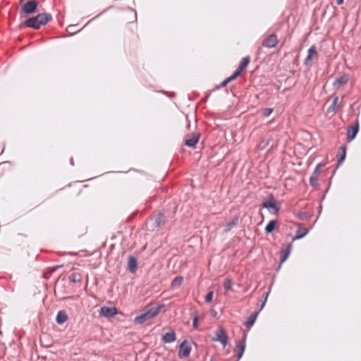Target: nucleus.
<instances>
[{
  "label": "nucleus",
  "mask_w": 361,
  "mask_h": 361,
  "mask_svg": "<svg viewBox=\"0 0 361 361\" xmlns=\"http://www.w3.org/2000/svg\"><path fill=\"white\" fill-rule=\"evenodd\" d=\"M51 20V16L49 13H40L37 16L30 18L25 20V25L33 29H39L40 26L44 25Z\"/></svg>",
  "instance_id": "f257e3e1"
},
{
  "label": "nucleus",
  "mask_w": 361,
  "mask_h": 361,
  "mask_svg": "<svg viewBox=\"0 0 361 361\" xmlns=\"http://www.w3.org/2000/svg\"><path fill=\"white\" fill-rule=\"evenodd\" d=\"M161 308L162 306L157 305L150 308L145 313L136 316L134 320L135 323L141 324L145 321L155 317L157 315H158Z\"/></svg>",
  "instance_id": "f03ea898"
},
{
  "label": "nucleus",
  "mask_w": 361,
  "mask_h": 361,
  "mask_svg": "<svg viewBox=\"0 0 361 361\" xmlns=\"http://www.w3.org/2000/svg\"><path fill=\"white\" fill-rule=\"evenodd\" d=\"M214 341H219L223 347H226L228 344V336L226 331L221 327H219L215 333V336L212 338Z\"/></svg>",
  "instance_id": "7ed1b4c3"
},
{
  "label": "nucleus",
  "mask_w": 361,
  "mask_h": 361,
  "mask_svg": "<svg viewBox=\"0 0 361 361\" xmlns=\"http://www.w3.org/2000/svg\"><path fill=\"white\" fill-rule=\"evenodd\" d=\"M37 4L34 0H30L23 5L21 11L25 15H30L37 11Z\"/></svg>",
  "instance_id": "20e7f679"
},
{
  "label": "nucleus",
  "mask_w": 361,
  "mask_h": 361,
  "mask_svg": "<svg viewBox=\"0 0 361 361\" xmlns=\"http://www.w3.org/2000/svg\"><path fill=\"white\" fill-rule=\"evenodd\" d=\"M245 339L246 336H245L241 341H238L235 344L234 352L238 355V361L240 360L243 355L245 349Z\"/></svg>",
  "instance_id": "39448f33"
},
{
  "label": "nucleus",
  "mask_w": 361,
  "mask_h": 361,
  "mask_svg": "<svg viewBox=\"0 0 361 361\" xmlns=\"http://www.w3.org/2000/svg\"><path fill=\"white\" fill-rule=\"evenodd\" d=\"M278 43L277 36L274 34L269 35L262 42V45L267 48H273Z\"/></svg>",
  "instance_id": "423d86ee"
},
{
  "label": "nucleus",
  "mask_w": 361,
  "mask_h": 361,
  "mask_svg": "<svg viewBox=\"0 0 361 361\" xmlns=\"http://www.w3.org/2000/svg\"><path fill=\"white\" fill-rule=\"evenodd\" d=\"M190 351H191L190 346L188 344L186 341H184L180 345L178 355L180 358L187 357L189 356Z\"/></svg>",
  "instance_id": "0eeeda50"
},
{
  "label": "nucleus",
  "mask_w": 361,
  "mask_h": 361,
  "mask_svg": "<svg viewBox=\"0 0 361 361\" xmlns=\"http://www.w3.org/2000/svg\"><path fill=\"white\" fill-rule=\"evenodd\" d=\"M324 164H319L317 165L312 175L311 176L310 178V183L312 186H316L317 185L318 182V176L319 175V170L321 168L324 167Z\"/></svg>",
  "instance_id": "6e6552de"
},
{
  "label": "nucleus",
  "mask_w": 361,
  "mask_h": 361,
  "mask_svg": "<svg viewBox=\"0 0 361 361\" xmlns=\"http://www.w3.org/2000/svg\"><path fill=\"white\" fill-rule=\"evenodd\" d=\"M358 130H359V123H358V121L357 120L355 125L350 126L348 129L347 137L349 141L353 140L355 137L356 135L358 133Z\"/></svg>",
  "instance_id": "1a4fd4ad"
},
{
  "label": "nucleus",
  "mask_w": 361,
  "mask_h": 361,
  "mask_svg": "<svg viewBox=\"0 0 361 361\" xmlns=\"http://www.w3.org/2000/svg\"><path fill=\"white\" fill-rule=\"evenodd\" d=\"M349 75L343 74L338 78H336L333 83L336 88H339L341 86L345 85L349 81Z\"/></svg>",
  "instance_id": "9d476101"
},
{
  "label": "nucleus",
  "mask_w": 361,
  "mask_h": 361,
  "mask_svg": "<svg viewBox=\"0 0 361 361\" xmlns=\"http://www.w3.org/2000/svg\"><path fill=\"white\" fill-rule=\"evenodd\" d=\"M100 314L105 317H112L117 314L115 307H102L100 309Z\"/></svg>",
  "instance_id": "9b49d317"
},
{
  "label": "nucleus",
  "mask_w": 361,
  "mask_h": 361,
  "mask_svg": "<svg viewBox=\"0 0 361 361\" xmlns=\"http://www.w3.org/2000/svg\"><path fill=\"white\" fill-rule=\"evenodd\" d=\"M262 207L269 210V213L276 214L279 212V207L276 204L271 202H264L262 204Z\"/></svg>",
  "instance_id": "f8f14e48"
},
{
  "label": "nucleus",
  "mask_w": 361,
  "mask_h": 361,
  "mask_svg": "<svg viewBox=\"0 0 361 361\" xmlns=\"http://www.w3.org/2000/svg\"><path fill=\"white\" fill-rule=\"evenodd\" d=\"M250 63V57L246 56L242 59L239 66L235 70V71L233 73H238V76L240 74V73L247 68V65Z\"/></svg>",
  "instance_id": "ddd939ff"
},
{
  "label": "nucleus",
  "mask_w": 361,
  "mask_h": 361,
  "mask_svg": "<svg viewBox=\"0 0 361 361\" xmlns=\"http://www.w3.org/2000/svg\"><path fill=\"white\" fill-rule=\"evenodd\" d=\"M292 250V244L290 243L288 245L286 249L281 251L280 253V261L281 264L283 263L289 257V255Z\"/></svg>",
  "instance_id": "4468645a"
},
{
  "label": "nucleus",
  "mask_w": 361,
  "mask_h": 361,
  "mask_svg": "<svg viewBox=\"0 0 361 361\" xmlns=\"http://www.w3.org/2000/svg\"><path fill=\"white\" fill-rule=\"evenodd\" d=\"M176 336L173 331H170V332L166 333L162 336V338H161L162 341L164 343H170L174 342L176 341Z\"/></svg>",
  "instance_id": "2eb2a0df"
},
{
  "label": "nucleus",
  "mask_w": 361,
  "mask_h": 361,
  "mask_svg": "<svg viewBox=\"0 0 361 361\" xmlns=\"http://www.w3.org/2000/svg\"><path fill=\"white\" fill-rule=\"evenodd\" d=\"M308 233V229L302 228L301 226H298V230L296 231V235L293 238V240L301 239L303 237H305Z\"/></svg>",
  "instance_id": "dca6fc26"
},
{
  "label": "nucleus",
  "mask_w": 361,
  "mask_h": 361,
  "mask_svg": "<svg viewBox=\"0 0 361 361\" xmlns=\"http://www.w3.org/2000/svg\"><path fill=\"white\" fill-rule=\"evenodd\" d=\"M198 142V136L192 135L190 138L185 140V145L188 147H194Z\"/></svg>",
  "instance_id": "f3484780"
},
{
  "label": "nucleus",
  "mask_w": 361,
  "mask_h": 361,
  "mask_svg": "<svg viewBox=\"0 0 361 361\" xmlns=\"http://www.w3.org/2000/svg\"><path fill=\"white\" fill-rule=\"evenodd\" d=\"M137 263L135 257H130L128 260V268L129 271L133 273L137 269Z\"/></svg>",
  "instance_id": "a211bd4d"
},
{
  "label": "nucleus",
  "mask_w": 361,
  "mask_h": 361,
  "mask_svg": "<svg viewBox=\"0 0 361 361\" xmlns=\"http://www.w3.org/2000/svg\"><path fill=\"white\" fill-rule=\"evenodd\" d=\"M67 319L66 313L64 311H59L57 313L56 321L58 324H62L67 320Z\"/></svg>",
  "instance_id": "6ab92c4d"
},
{
  "label": "nucleus",
  "mask_w": 361,
  "mask_h": 361,
  "mask_svg": "<svg viewBox=\"0 0 361 361\" xmlns=\"http://www.w3.org/2000/svg\"><path fill=\"white\" fill-rule=\"evenodd\" d=\"M257 316H258V312H255V313L252 314L249 317V318L247 319V321L245 322V325L248 329H250L251 326L254 324V323L255 322V321L257 319Z\"/></svg>",
  "instance_id": "aec40b11"
},
{
  "label": "nucleus",
  "mask_w": 361,
  "mask_h": 361,
  "mask_svg": "<svg viewBox=\"0 0 361 361\" xmlns=\"http://www.w3.org/2000/svg\"><path fill=\"white\" fill-rule=\"evenodd\" d=\"M317 55V51L315 47L313 45L307 51V56L305 59V63L307 64L308 61H312L314 56Z\"/></svg>",
  "instance_id": "412c9836"
},
{
  "label": "nucleus",
  "mask_w": 361,
  "mask_h": 361,
  "mask_svg": "<svg viewBox=\"0 0 361 361\" xmlns=\"http://www.w3.org/2000/svg\"><path fill=\"white\" fill-rule=\"evenodd\" d=\"M278 224V221L276 220L270 221L268 224L265 227V231L267 233H271Z\"/></svg>",
  "instance_id": "4be33fe9"
},
{
  "label": "nucleus",
  "mask_w": 361,
  "mask_h": 361,
  "mask_svg": "<svg viewBox=\"0 0 361 361\" xmlns=\"http://www.w3.org/2000/svg\"><path fill=\"white\" fill-rule=\"evenodd\" d=\"M183 278L182 276L176 277L171 282V288L176 289L179 288L183 283Z\"/></svg>",
  "instance_id": "5701e85b"
},
{
  "label": "nucleus",
  "mask_w": 361,
  "mask_h": 361,
  "mask_svg": "<svg viewBox=\"0 0 361 361\" xmlns=\"http://www.w3.org/2000/svg\"><path fill=\"white\" fill-rule=\"evenodd\" d=\"M338 99H338V96H335L334 97V101H333L332 104H331V106L327 109V112L328 113L334 111L336 110V109L337 107L338 102Z\"/></svg>",
  "instance_id": "b1692460"
},
{
  "label": "nucleus",
  "mask_w": 361,
  "mask_h": 361,
  "mask_svg": "<svg viewBox=\"0 0 361 361\" xmlns=\"http://www.w3.org/2000/svg\"><path fill=\"white\" fill-rule=\"evenodd\" d=\"M340 149L342 151V154L340 157V158L338 159V166L339 165H341L343 162V161L345 159V156H346V152H345L346 149H345V146H341L340 147Z\"/></svg>",
  "instance_id": "393cba45"
},
{
  "label": "nucleus",
  "mask_w": 361,
  "mask_h": 361,
  "mask_svg": "<svg viewBox=\"0 0 361 361\" xmlns=\"http://www.w3.org/2000/svg\"><path fill=\"white\" fill-rule=\"evenodd\" d=\"M238 77V73H233L232 75L224 80L221 82V87L226 86L230 82L234 80Z\"/></svg>",
  "instance_id": "a878e982"
},
{
  "label": "nucleus",
  "mask_w": 361,
  "mask_h": 361,
  "mask_svg": "<svg viewBox=\"0 0 361 361\" xmlns=\"http://www.w3.org/2000/svg\"><path fill=\"white\" fill-rule=\"evenodd\" d=\"M233 282L232 280L229 278L225 279L224 282V288L226 290H232Z\"/></svg>",
  "instance_id": "bb28decb"
},
{
  "label": "nucleus",
  "mask_w": 361,
  "mask_h": 361,
  "mask_svg": "<svg viewBox=\"0 0 361 361\" xmlns=\"http://www.w3.org/2000/svg\"><path fill=\"white\" fill-rule=\"evenodd\" d=\"M69 279L71 281L75 283V282H80V276L77 274H72L69 276Z\"/></svg>",
  "instance_id": "cd10ccee"
},
{
  "label": "nucleus",
  "mask_w": 361,
  "mask_h": 361,
  "mask_svg": "<svg viewBox=\"0 0 361 361\" xmlns=\"http://www.w3.org/2000/svg\"><path fill=\"white\" fill-rule=\"evenodd\" d=\"M235 225V221L233 220L229 223H228L224 228V231L228 232L231 230V228Z\"/></svg>",
  "instance_id": "c85d7f7f"
},
{
  "label": "nucleus",
  "mask_w": 361,
  "mask_h": 361,
  "mask_svg": "<svg viewBox=\"0 0 361 361\" xmlns=\"http://www.w3.org/2000/svg\"><path fill=\"white\" fill-rule=\"evenodd\" d=\"M272 112H273V109L266 108L262 110V115L264 116L268 117Z\"/></svg>",
  "instance_id": "c756f323"
},
{
  "label": "nucleus",
  "mask_w": 361,
  "mask_h": 361,
  "mask_svg": "<svg viewBox=\"0 0 361 361\" xmlns=\"http://www.w3.org/2000/svg\"><path fill=\"white\" fill-rule=\"evenodd\" d=\"M213 292L212 291H209L205 296V301L206 302H212V299H213Z\"/></svg>",
  "instance_id": "7c9ffc66"
},
{
  "label": "nucleus",
  "mask_w": 361,
  "mask_h": 361,
  "mask_svg": "<svg viewBox=\"0 0 361 361\" xmlns=\"http://www.w3.org/2000/svg\"><path fill=\"white\" fill-rule=\"evenodd\" d=\"M192 326L195 329H197V327H198V317L197 315H195L193 317V319H192Z\"/></svg>",
  "instance_id": "2f4dec72"
},
{
  "label": "nucleus",
  "mask_w": 361,
  "mask_h": 361,
  "mask_svg": "<svg viewBox=\"0 0 361 361\" xmlns=\"http://www.w3.org/2000/svg\"><path fill=\"white\" fill-rule=\"evenodd\" d=\"M270 291H271V288H269V291L265 294L264 300L263 301V302L261 305L260 310H262L264 308Z\"/></svg>",
  "instance_id": "473e14b6"
},
{
  "label": "nucleus",
  "mask_w": 361,
  "mask_h": 361,
  "mask_svg": "<svg viewBox=\"0 0 361 361\" xmlns=\"http://www.w3.org/2000/svg\"><path fill=\"white\" fill-rule=\"evenodd\" d=\"M343 0H336V3H337V4H338V5L342 4H343Z\"/></svg>",
  "instance_id": "72a5a7b5"
},
{
  "label": "nucleus",
  "mask_w": 361,
  "mask_h": 361,
  "mask_svg": "<svg viewBox=\"0 0 361 361\" xmlns=\"http://www.w3.org/2000/svg\"><path fill=\"white\" fill-rule=\"evenodd\" d=\"M75 26V25H71L68 26V28L71 29V28L74 27Z\"/></svg>",
  "instance_id": "f704fd0d"
},
{
  "label": "nucleus",
  "mask_w": 361,
  "mask_h": 361,
  "mask_svg": "<svg viewBox=\"0 0 361 361\" xmlns=\"http://www.w3.org/2000/svg\"><path fill=\"white\" fill-rule=\"evenodd\" d=\"M156 223H157V225L158 226L161 225V222H160V221H156Z\"/></svg>",
  "instance_id": "c9c22d12"
},
{
  "label": "nucleus",
  "mask_w": 361,
  "mask_h": 361,
  "mask_svg": "<svg viewBox=\"0 0 361 361\" xmlns=\"http://www.w3.org/2000/svg\"><path fill=\"white\" fill-rule=\"evenodd\" d=\"M71 165H73V162L72 159H71Z\"/></svg>",
  "instance_id": "e433bc0d"
},
{
  "label": "nucleus",
  "mask_w": 361,
  "mask_h": 361,
  "mask_svg": "<svg viewBox=\"0 0 361 361\" xmlns=\"http://www.w3.org/2000/svg\"><path fill=\"white\" fill-rule=\"evenodd\" d=\"M23 1H24V0H20V3H23Z\"/></svg>",
  "instance_id": "4c0bfd02"
}]
</instances>
